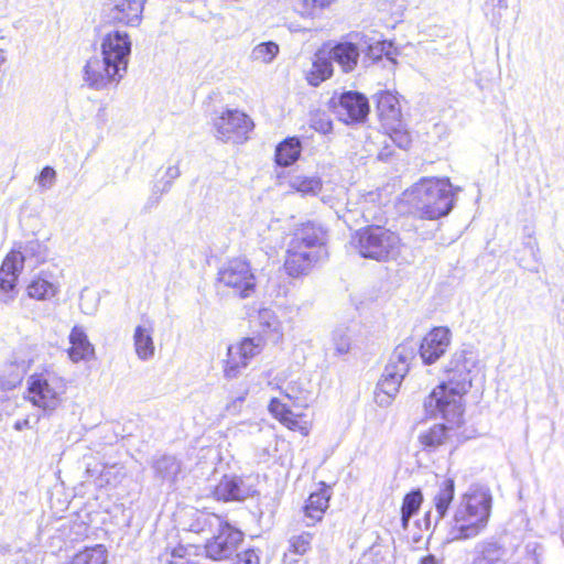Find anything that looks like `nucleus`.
I'll list each match as a JSON object with an SVG mask.
<instances>
[{
	"label": "nucleus",
	"mask_w": 564,
	"mask_h": 564,
	"mask_svg": "<svg viewBox=\"0 0 564 564\" xmlns=\"http://www.w3.org/2000/svg\"><path fill=\"white\" fill-rule=\"evenodd\" d=\"M329 104L345 123L361 122L369 113L368 99L358 91H345L339 95L337 104L334 102V98Z\"/></svg>",
	"instance_id": "12"
},
{
	"label": "nucleus",
	"mask_w": 564,
	"mask_h": 564,
	"mask_svg": "<svg viewBox=\"0 0 564 564\" xmlns=\"http://www.w3.org/2000/svg\"><path fill=\"white\" fill-rule=\"evenodd\" d=\"M332 496L333 488L329 484L317 482L316 488L310 492L302 507L304 518L307 520L306 525L313 527L324 519Z\"/></svg>",
	"instance_id": "15"
},
{
	"label": "nucleus",
	"mask_w": 564,
	"mask_h": 564,
	"mask_svg": "<svg viewBox=\"0 0 564 564\" xmlns=\"http://www.w3.org/2000/svg\"><path fill=\"white\" fill-rule=\"evenodd\" d=\"M323 183L317 176L304 174L293 175L289 180V187L292 193H300L302 196L316 195L321 192Z\"/></svg>",
	"instance_id": "32"
},
{
	"label": "nucleus",
	"mask_w": 564,
	"mask_h": 564,
	"mask_svg": "<svg viewBox=\"0 0 564 564\" xmlns=\"http://www.w3.org/2000/svg\"><path fill=\"white\" fill-rule=\"evenodd\" d=\"M401 361V368L390 362L380 378L376 388V399L379 403H389L399 392L402 380L408 371V365L404 359L398 357Z\"/></svg>",
	"instance_id": "17"
},
{
	"label": "nucleus",
	"mask_w": 564,
	"mask_h": 564,
	"mask_svg": "<svg viewBox=\"0 0 564 564\" xmlns=\"http://www.w3.org/2000/svg\"><path fill=\"white\" fill-rule=\"evenodd\" d=\"M214 126L223 140H242L253 129L254 123L243 111L228 109L221 112Z\"/></svg>",
	"instance_id": "13"
},
{
	"label": "nucleus",
	"mask_w": 564,
	"mask_h": 564,
	"mask_svg": "<svg viewBox=\"0 0 564 564\" xmlns=\"http://www.w3.org/2000/svg\"><path fill=\"white\" fill-rule=\"evenodd\" d=\"M130 50L131 42L128 34L118 31L108 33L101 43L102 56L122 70L127 67V57Z\"/></svg>",
	"instance_id": "20"
},
{
	"label": "nucleus",
	"mask_w": 564,
	"mask_h": 564,
	"mask_svg": "<svg viewBox=\"0 0 564 564\" xmlns=\"http://www.w3.org/2000/svg\"><path fill=\"white\" fill-rule=\"evenodd\" d=\"M360 52L357 44L338 42L330 50V59L338 64L344 73L352 72L359 61Z\"/></svg>",
	"instance_id": "26"
},
{
	"label": "nucleus",
	"mask_w": 564,
	"mask_h": 564,
	"mask_svg": "<svg viewBox=\"0 0 564 564\" xmlns=\"http://www.w3.org/2000/svg\"><path fill=\"white\" fill-rule=\"evenodd\" d=\"M247 391L242 395H240L238 399L234 400L230 404L227 405V410H230L231 408H235L237 402L242 403L246 399Z\"/></svg>",
	"instance_id": "47"
},
{
	"label": "nucleus",
	"mask_w": 564,
	"mask_h": 564,
	"mask_svg": "<svg viewBox=\"0 0 564 564\" xmlns=\"http://www.w3.org/2000/svg\"><path fill=\"white\" fill-rule=\"evenodd\" d=\"M446 384L440 382L432 389L424 399V411L431 417L441 415L447 422L462 425L464 423L465 397Z\"/></svg>",
	"instance_id": "6"
},
{
	"label": "nucleus",
	"mask_w": 564,
	"mask_h": 564,
	"mask_svg": "<svg viewBox=\"0 0 564 564\" xmlns=\"http://www.w3.org/2000/svg\"><path fill=\"white\" fill-rule=\"evenodd\" d=\"M56 178V172L51 166H45L42 169L40 174L36 177V181L42 187H51Z\"/></svg>",
	"instance_id": "44"
},
{
	"label": "nucleus",
	"mask_w": 564,
	"mask_h": 564,
	"mask_svg": "<svg viewBox=\"0 0 564 564\" xmlns=\"http://www.w3.org/2000/svg\"><path fill=\"white\" fill-rule=\"evenodd\" d=\"M262 343L260 339L245 337L230 345L227 349V358L224 362V375L226 378H236L240 370L260 354Z\"/></svg>",
	"instance_id": "11"
},
{
	"label": "nucleus",
	"mask_w": 564,
	"mask_h": 564,
	"mask_svg": "<svg viewBox=\"0 0 564 564\" xmlns=\"http://www.w3.org/2000/svg\"><path fill=\"white\" fill-rule=\"evenodd\" d=\"M108 552L102 544L85 546L76 552L65 564H107Z\"/></svg>",
	"instance_id": "31"
},
{
	"label": "nucleus",
	"mask_w": 564,
	"mask_h": 564,
	"mask_svg": "<svg viewBox=\"0 0 564 564\" xmlns=\"http://www.w3.org/2000/svg\"><path fill=\"white\" fill-rule=\"evenodd\" d=\"M188 556V550L184 545H177L165 552L161 561H164L166 564H194L191 561L186 560Z\"/></svg>",
	"instance_id": "41"
},
{
	"label": "nucleus",
	"mask_w": 564,
	"mask_h": 564,
	"mask_svg": "<svg viewBox=\"0 0 564 564\" xmlns=\"http://www.w3.org/2000/svg\"><path fill=\"white\" fill-rule=\"evenodd\" d=\"M423 503V494L420 489L405 494L401 505V525L408 529L411 517L416 514Z\"/></svg>",
	"instance_id": "33"
},
{
	"label": "nucleus",
	"mask_w": 564,
	"mask_h": 564,
	"mask_svg": "<svg viewBox=\"0 0 564 564\" xmlns=\"http://www.w3.org/2000/svg\"><path fill=\"white\" fill-rule=\"evenodd\" d=\"M68 341L66 352L73 362L89 361L95 358V347L83 326L75 325L70 329Z\"/></svg>",
	"instance_id": "21"
},
{
	"label": "nucleus",
	"mask_w": 564,
	"mask_h": 564,
	"mask_svg": "<svg viewBox=\"0 0 564 564\" xmlns=\"http://www.w3.org/2000/svg\"><path fill=\"white\" fill-rule=\"evenodd\" d=\"M376 109L381 127L403 119L399 96L389 90L376 95Z\"/></svg>",
	"instance_id": "22"
},
{
	"label": "nucleus",
	"mask_w": 564,
	"mask_h": 564,
	"mask_svg": "<svg viewBox=\"0 0 564 564\" xmlns=\"http://www.w3.org/2000/svg\"><path fill=\"white\" fill-rule=\"evenodd\" d=\"M26 424H28V421H26V420H24L23 422H17V423H15V429H17V430H21V429H22L24 425H26Z\"/></svg>",
	"instance_id": "49"
},
{
	"label": "nucleus",
	"mask_w": 564,
	"mask_h": 564,
	"mask_svg": "<svg viewBox=\"0 0 564 564\" xmlns=\"http://www.w3.org/2000/svg\"><path fill=\"white\" fill-rule=\"evenodd\" d=\"M279 53V45L274 42H262L258 44L253 51L252 56L256 61L262 63H270Z\"/></svg>",
	"instance_id": "39"
},
{
	"label": "nucleus",
	"mask_w": 564,
	"mask_h": 564,
	"mask_svg": "<svg viewBox=\"0 0 564 564\" xmlns=\"http://www.w3.org/2000/svg\"><path fill=\"white\" fill-rule=\"evenodd\" d=\"M455 480L452 477H437L434 484L432 501L438 518H444L455 498Z\"/></svg>",
	"instance_id": "24"
},
{
	"label": "nucleus",
	"mask_w": 564,
	"mask_h": 564,
	"mask_svg": "<svg viewBox=\"0 0 564 564\" xmlns=\"http://www.w3.org/2000/svg\"><path fill=\"white\" fill-rule=\"evenodd\" d=\"M350 243L361 258L378 262L394 259L402 247L398 232L373 224L357 229L351 235Z\"/></svg>",
	"instance_id": "4"
},
{
	"label": "nucleus",
	"mask_w": 564,
	"mask_h": 564,
	"mask_svg": "<svg viewBox=\"0 0 564 564\" xmlns=\"http://www.w3.org/2000/svg\"><path fill=\"white\" fill-rule=\"evenodd\" d=\"M444 373L446 379L442 382L465 397L478 373V361L471 351H455L444 368Z\"/></svg>",
	"instance_id": "8"
},
{
	"label": "nucleus",
	"mask_w": 564,
	"mask_h": 564,
	"mask_svg": "<svg viewBox=\"0 0 564 564\" xmlns=\"http://www.w3.org/2000/svg\"><path fill=\"white\" fill-rule=\"evenodd\" d=\"M419 564H442V562L435 555L427 554L419 560Z\"/></svg>",
	"instance_id": "45"
},
{
	"label": "nucleus",
	"mask_w": 564,
	"mask_h": 564,
	"mask_svg": "<svg viewBox=\"0 0 564 564\" xmlns=\"http://www.w3.org/2000/svg\"><path fill=\"white\" fill-rule=\"evenodd\" d=\"M276 389L294 405L308 408V399L312 395V383L305 376L289 373L279 380Z\"/></svg>",
	"instance_id": "18"
},
{
	"label": "nucleus",
	"mask_w": 564,
	"mask_h": 564,
	"mask_svg": "<svg viewBox=\"0 0 564 564\" xmlns=\"http://www.w3.org/2000/svg\"><path fill=\"white\" fill-rule=\"evenodd\" d=\"M408 204L422 219L435 220L453 208L455 193L448 177H422L405 193Z\"/></svg>",
	"instance_id": "3"
},
{
	"label": "nucleus",
	"mask_w": 564,
	"mask_h": 564,
	"mask_svg": "<svg viewBox=\"0 0 564 564\" xmlns=\"http://www.w3.org/2000/svg\"><path fill=\"white\" fill-rule=\"evenodd\" d=\"M66 390V380L45 368L29 376L24 399L33 406L51 413L62 404Z\"/></svg>",
	"instance_id": "5"
},
{
	"label": "nucleus",
	"mask_w": 564,
	"mask_h": 564,
	"mask_svg": "<svg viewBox=\"0 0 564 564\" xmlns=\"http://www.w3.org/2000/svg\"><path fill=\"white\" fill-rule=\"evenodd\" d=\"M152 334L153 323L151 321H145L144 325H139L134 329V349L138 357L142 360H148L154 355L155 346Z\"/></svg>",
	"instance_id": "27"
},
{
	"label": "nucleus",
	"mask_w": 564,
	"mask_h": 564,
	"mask_svg": "<svg viewBox=\"0 0 564 564\" xmlns=\"http://www.w3.org/2000/svg\"><path fill=\"white\" fill-rule=\"evenodd\" d=\"M242 541L243 533L240 530L228 522H221L217 534L204 544L205 555L213 561H224L237 550Z\"/></svg>",
	"instance_id": "10"
},
{
	"label": "nucleus",
	"mask_w": 564,
	"mask_h": 564,
	"mask_svg": "<svg viewBox=\"0 0 564 564\" xmlns=\"http://www.w3.org/2000/svg\"><path fill=\"white\" fill-rule=\"evenodd\" d=\"M502 0H498V2L500 3Z\"/></svg>",
	"instance_id": "51"
},
{
	"label": "nucleus",
	"mask_w": 564,
	"mask_h": 564,
	"mask_svg": "<svg viewBox=\"0 0 564 564\" xmlns=\"http://www.w3.org/2000/svg\"><path fill=\"white\" fill-rule=\"evenodd\" d=\"M302 144L297 137H289L281 141L274 152V161L279 166H290L301 156Z\"/></svg>",
	"instance_id": "30"
},
{
	"label": "nucleus",
	"mask_w": 564,
	"mask_h": 564,
	"mask_svg": "<svg viewBox=\"0 0 564 564\" xmlns=\"http://www.w3.org/2000/svg\"><path fill=\"white\" fill-rule=\"evenodd\" d=\"M121 68L102 58L93 57L87 61L84 68V78L93 88H104L121 77Z\"/></svg>",
	"instance_id": "16"
},
{
	"label": "nucleus",
	"mask_w": 564,
	"mask_h": 564,
	"mask_svg": "<svg viewBox=\"0 0 564 564\" xmlns=\"http://www.w3.org/2000/svg\"><path fill=\"white\" fill-rule=\"evenodd\" d=\"M310 127L318 133L327 134L333 130V122L325 111L314 110L310 113Z\"/></svg>",
	"instance_id": "37"
},
{
	"label": "nucleus",
	"mask_w": 564,
	"mask_h": 564,
	"mask_svg": "<svg viewBox=\"0 0 564 564\" xmlns=\"http://www.w3.org/2000/svg\"><path fill=\"white\" fill-rule=\"evenodd\" d=\"M109 23L113 25L137 26L142 20L145 0H110Z\"/></svg>",
	"instance_id": "19"
},
{
	"label": "nucleus",
	"mask_w": 564,
	"mask_h": 564,
	"mask_svg": "<svg viewBox=\"0 0 564 564\" xmlns=\"http://www.w3.org/2000/svg\"><path fill=\"white\" fill-rule=\"evenodd\" d=\"M328 229L318 221L300 223L291 234L282 269L293 279L308 275L327 256Z\"/></svg>",
	"instance_id": "1"
},
{
	"label": "nucleus",
	"mask_w": 564,
	"mask_h": 564,
	"mask_svg": "<svg viewBox=\"0 0 564 564\" xmlns=\"http://www.w3.org/2000/svg\"><path fill=\"white\" fill-rule=\"evenodd\" d=\"M268 412L284 429L302 437L310 436L314 426V415L305 411H294L293 408L273 397L269 400Z\"/></svg>",
	"instance_id": "9"
},
{
	"label": "nucleus",
	"mask_w": 564,
	"mask_h": 564,
	"mask_svg": "<svg viewBox=\"0 0 564 564\" xmlns=\"http://www.w3.org/2000/svg\"><path fill=\"white\" fill-rule=\"evenodd\" d=\"M19 276L0 270V290L4 293H12L18 284Z\"/></svg>",
	"instance_id": "43"
},
{
	"label": "nucleus",
	"mask_w": 564,
	"mask_h": 564,
	"mask_svg": "<svg viewBox=\"0 0 564 564\" xmlns=\"http://www.w3.org/2000/svg\"><path fill=\"white\" fill-rule=\"evenodd\" d=\"M333 73L334 69L330 57L322 52H317L314 55L311 68L305 74V79L311 86L317 87L323 82L330 78Z\"/></svg>",
	"instance_id": "28"
},
{
	"label": "nucleus",
	"mask_w": 564,
	"mask_h": 564,
	"mask_svg": "<svg viewBox=\"0 0 564 564\" xmlns=\"http://www.w3.org/2000/svg\"><path fill=\"white\" fill-rule=\"evenodd\" d=\"M336 0H297L295 9L303 18H315Z\"/></svg>",
	"instance_id": "35"
},
{
	"label": "nucleus",
	"mask_w": 564,
	"mask_h": 564,
	"mask_svg": "<svg viewBox=\"0 0 564 564\" xmlns=\"http://www.w3.org/2000/svg\"><path fill=\"white\" fill-rule=\"evenodd\" d=\"M24 257L18 249H11L4 257L0 270L7 273H12L19 276L23 269Z\"/></svg>",
	"instance_id": "36"
},
{
	"label": "nucleus",
	"mask_w": 564,
	"mask_h": 564,
	"mask_svg": "<svg viewBox=\"0 0 564 564\" xmlns=\"http://www.w3.org/2000/svg\"><path fill=\"white\" fill-rule=\"evenodd\" d=\"M491 503L488 490L474 488L465 492L453 514L448 541H465L479 535L488 524Z\"/></svg>",
	"instance_id": "2"
},
{
	"label": "nucleus",
	"mask_w": 564,
	"mask_h": 564,
	"mask_svg": "<svg viewBox=\"0 0 564 564\" xmlns=\"http://www.w3.org/2000/svg\"><path fill=\"white\" fill-rule=\"evenodd\" d=\"M19 383H20V378H19V376H17V377L14 378V380H12V381H11V382H9V383H6L4 381H1V386H2L3 388H6V389H13V388H15Z\"/></svg>",
	"instance_id": "46"
},
{
	"label": "nucleus",
	"mask_w": 564,
	"mask_h": 564,
	"mask_svg": "<svg viewBox=\"0 0 564 564\" xmlns=\"http://www.w3.org/2000/svg\"><path fill=\"white\" fill-rule=\"evenodd\" d=\"M386 134L401 149H408L412 143V137L403 119L382 127Z\"/></svg>",
	"instance_id": "34"
},
{
	"label": "nucleus",
	"mask_w": 564,
	"mask_h": 564,
	"mask_svg": "<svg viewBox=\"0 0 564 564\" xmlns=\"http://www.w3.org/2000/svg\"><path fill=\"white\" fill-rule=\"evenodd\" d=\"M452 340L449 328L433 327L421 340L419 354L425 365L436 362L448 349Z\"/></svg>",
	"instance_id": "14"
},
{
	"label": "nucleus",
	"mask_w": 564,
	"mask_h": 564,
	"mask_svg": "<svg viewBox=\"0 0 564 564\" xmlns=\"http://www.w3.org/2000/svg\"><path fill=\"white\" fill-rule=\"evenodd\" d=\"M26 295L36 301H46L58 292V285L50 280L46 274L40 273L31 279L25 288Z\"/></svg>",
	"instance_id": "29"
},
{
	"label": "nucleus",
	"mask_w": 564,
	"mask_h": 564,
	"mask_svg": "<svg viewBox=\"0 0 564 564\" xmlns=\"http://www.w3.org/2000/svg\"><path fill=\"white\" fill-rule=\"evenodd\" d=\"M214 517V514L206 512L195 513L188 525V531L197 534L208 532L212 529Z\"/></svg>",
	"instance_id": "40"
},
{
	"label": "nucleus",
	"mask_w": 564,
	"mask_h": 564,
	"mask_svg": "<svg viewBox=\"0 0 564 564\" xmlns=\"http://www.w3.org/2000/svg\"><path fill=\"white\" fill-rule=\"evenodd\" d=\"M216 282L240 299L251 297L257 292V276L250 261L242 257L229 259L218 270Z\"/></svg>",
	"instance_id": "7"
},
{
	"label": "nucleus",
	"mask_w": 564,
	"mask_h": 564,
	"mask_svg": "<svg viewBox=\"0 0 564 564\" xmlns=\"http://www.w3.org/2000/svg\"><path fill=\"white\" fill-rule=\"evenodd\" d=\"M373 48H375L373 45H369V47H368L369 52H371Z\"/></svg>",
	"instance_id": "50"
},
{
	"label": "nucleus",
	"mask_w": 564,
	"mask_h": 564,
	"mask_svg": "<svg viewBox=\"0 0 564 564\" xmlns=\"http://www.w3.org/2000/svg\"><path fill=\"white\" fill-rule=\"evenodd\" d=\"M313 533L302 532L289 540V551L296 555H304L311 550Z\"/></svg>",
	"instance_id": "38"
},
{
	"label": "nucleus",
	"mask_w": 564,
	"mask_h": 564,
	"mask_svg": "<svg viewBox=\"0 0 564 564\" xmlns=\"http://www.w3.org/2000/svg\"><path fill=\"white\" fill-rule=\"evenodd\" d=\"M231 564H260V556L254 549H247L239 552Z\"/></svg>",
	"instance_id": "42"
},
{
	"label": "nucleus",
	"mask_w": 564,
	"mask_h": 564,
	"mask_svg": "<svg viewBox=\"0 0 564 564\" xmlns=\"http://www.w3.org/2000/svg\"><path fill=\"white\" fill-rule=\"evenodd\" d=\"M218 501H240L245 498L242 480L236 475H224L212 490Z\"/></svg>",
	"instance_id": "25"
},
{
	"label": "nucleus",
	"mask_w": 564,
	"mask_h": 564,
	"mask_svg": "<svg viewBox=\"0 0 564 564\" xmlns=\"http://www.w3.org/2000/svg\"><path fill=\"white\" fill-rule=\"evenodd\" d=\"M459 426L460 425L453 424V422H448V425L444 423H435L419 434L417 442L423 451H436L448 443L452 436V431Z\"/></svg>",
	"instance_id": "23"
},
{
	"label": "nucleus",
	"mask_w": 564,
	"mask_h": 564,
	"mask_svg": "<svg viewBox=\"0 0 564 564\" xmlns=\"http://www.w3.org/2000/svg\"><path fill=\"white\" fill-rule=\"evenodd\" d=\"M4 63H6L4 52L2 50H0V70L2 69Z\"/></svg>",
	"instance_id": "48"
}]
</instances>
